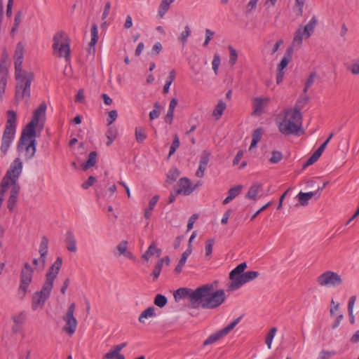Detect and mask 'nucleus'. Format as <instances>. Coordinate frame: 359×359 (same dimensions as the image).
I'll return each mask as SVG.
<instances>
[{"instance_id": "c756f323", "label": "nucleus", "mask_w": 359, "mask_h": 359, "mask_svg": "<svg viewBox=\"0 0 359 359\" xmlns=\"http://www.w3.org/2000/svg\"><path fill=\"white\" fill-rule=\"evenodd\" d=\"M262 187L261 184L254 183L249 189L245 197L249 199H252L255 201L257 199V196L259 191V189Z\"/></svg>"}, {"instance_id": "39448f33", "label": "nucleus", "mask_w": 359, "mask_h": 359, "mask_svg": "<svg viewBox=\"0 0 359 359\" xmlns=\"http://www.w3.org/2000/svg\"><path fill=\"white\" fill-rule=\"evenodd\" d=\"M34 269L28 262H25L20 271V285L18 287V294L23 298L27 292L29 285L32 281Z\"/></svg>"}, {"instance_id": "6e6d98bb", "label": "nucleus", "mask_w": 359, "mask_h": 359, "mask_svg": "<svg viewBox=\"0 0 359 359\" xmlns=\"http://www.w3.org/2000/svg\"><path fill=\"white\" fill-rule=\"evenodd\" d=\"M220 62H221V60H220L219 55L218 53H215L214 55L213 60L212 62V69L215 72V74H217V70H218V67L220 65Z\"/></svg>"}, {"instance_id": "de8ad7c7", "label": "nucleus", "mask_w": 359, "mask_h": 359, "mask_svg": "<svg viewBox=\"0 0 359 359\" xmlns=\"http://www.w3.org/2000/svg\"><path fill=\"white\" fill-rule=\"evenodd\" d=\"M352 74H359V57L353 60L351 65L348 69Z\"/></svg>"}, {"instance_id": "423d86ee", "label": "nucleus", "mask_w": 359, "mask_h": 359, "mask_svg": "<svg viewBox=\"0 0 359 359\" xmlns=\"http://www.w3.org/2000/svg\"><path fill=\"white\" fill-rule=\"evenodd\" d=\"M53 287L43 283L41 290L34 292L32 297V309L36 311L38 308H42L48 299Z\"/></svg>"}, {"instance_id": "13d9d810", "label": "nucleus", "mask_w": 359, "mask_h": 359, "mask_svg": "<svg viewBox=\"0 0 359 359\" xmlns=\"http://www.w3.org/2000/svg\"><path fill=\"white\" fill-rule=\"evenodd\" d=\"M191 252H192L191 245H189L188 248L182 253L179 262L185 264L188 256L191 253Z\"/></svg>"}, {"instance_id": "5fc2aeb1", "label": "nucleus", "mask_w": 359, "mask_h": 359, "mask_svg": "<svg viewBox=\"0 0 359 359\" xmlns=\"http://www.w3.org/2000/svg\"><path fill=\"white\" fill-rule=\"evenodd\" d=\"M242 188V185H236L229 190L228 195L231 196L233 199L241 193Z\"/></svg>"}, {"instance_id": "f03ea898", "label": "nucleus", "mask_w": 359, "mask_h": 359, "mask_svg": "<svg viewBox=\"0 0 359 359\" xmlns=\"http://www.w3.org/2000/svg\"><path fill=\"white\" fill-rule=\"evenodd\" d=\"M15 77L17 81L15 86V100L17 102H20L25 97H30V86L34 80V74L26 71L20 72L17 74L15 72Z\"/></svg>"}, {"instance_id": "a19ab883", "label": "nucleus", "mask_w": 359, "mask_h": 359, "mask_svg": "<svg viewBox=\"0 0 359 359\" xmlns=\"http://www.w3.org/2000/svg\"><path fill=\"white\" fill-rule=\"evenodd\" d=\"M135 138L137 142L142 143L147 138L145 130L142 127L135 128Z\"/></svg>"}, {"instance_id": "412c9836", "label": "nucleus", "mask_w": 359, "mask_h": 359, "mask_svg": "<svg viewBox=\"0 0 359 359\" xmlns=\"http://www.w3.org/2000/svg\"><path fill=\"white\" fill-rule=\"evenodd\" d=\"M284 118L297 123L299 125L302 123V114L300 111L296 109L294 107L288 109L285 111Z\"/></svg>"}, {"instance_id": "680f3d73", "label": "nucleus", "mask_w": 359, "mask_h": 359, "mask_svg": "<svg viewBox=\"0 0 359 359\" xmlns=\"http://www.w3.org/2000/svg\"><path fill=\"white\" fill-rule=\"evenodd\" d=\"M170 2L168 0H163L160 4V8L163 10V12L162 13L161 11H159V15L162 17L165 12H166L170 6Z\"/></svg>"}, {"instance_id": "4be33fe9", "label": "nucleus", "mask_w": 359, "mask_h": 359, "mask_svg": "<svg viewBox=\"0 0 359 359\" xmlns=\"http://www.w3.org/2000/svg\"><path fill=\"white\" fill-rule=\"evenodd\" d=\"M65 243L67 250L75 252L77 250L76 239L72 231H68L65 235Z\"/></svg>"}, {"instance_id": "ea45409f", "label": "nucleus", "mask_w": 359, "mask_h": 359, "mask_svg": "<svg viewBox=\"0 0 359 359\" xmlns=\"http://www.w3.org/2000/svg\"><path fill=\"white\" fill-rule=\"evenodd\" d=\"M36 137L29 138L27 142V148L32 149V152L29 154L28 159H32L34 157L36 149Z\"/></svg>"}, {"instance_id": "c03bdc74", "label": "nucleus", "mask_w": 359, "mask_h": 359, "mask_svg": "<svg viewBox=\"0 0 359 359\" xmlns=\"http://www.w3.org/2000/svg\"><path fill=\"white\" fill-rule=\"evenodd\" d=\"M8 75L0 74V98L2 99L3 95L5 93V89L7 83Z\"/></svg>"}, {"instance_id": "a18cd8bd", "label": "nucleus", "mask_w": 359, "mask_h": 359, "mask_svg": "<svg viewBox=\"0 0 359 359\" xmlns=\"http://www.w3.org/2000/svg\"><path fill=\"white\" fill-rule=\"evenodd\" d=\"M228 49L229 50V63L231 65H234L238 59V53L236 49H234L231 46H228Z\"/></svg>"}, {"instance_id": "1a4fd4ad", "label": "nucleus", "mask_w": 359, "mask_h": 359, "mask_svg": "<svg viewBox=\"0 0 359 359\" xmlns=\"http://www.w3.org/2000/svg\"><path fill=\"white\" fill-rule=\"evenodd\" d=\"M242 316H240L235 319L232 323L228 325L226 327L223 329L219 330L218 332L210 335L207 339L203 341V345L204 346L212 344L217 341L219 340L221 338L227 335L241 321Z\"/></svg>"}, {"instance_id": "e433bc0d", "label": "nucleus", "mask_w": 359, "mask_h": 359, "mask_svg": "<svg viewBox=\"0 0 359 359\" xmlns=\"http://www.w3.org/2000/svg\"><path fill=\"white\" fill-rule=\"evenodd\" d=\"M91 40L89 43L90 47H94L97 43L98 40V32H97V26L95 23L93 24L91 27Z\"/></svg>"}, {"instance_id": "4468645a", "label": "nucleus", "mask_w": 359, "mask_h": 359, "mask_svg": "<svg viewBox=\"0 0 359 359\" xmlns=\"http://www.w3.org/2000/svg\"><path fill=\"white\" fill-rule=\"evenodd\" d=\"M299 124L290 121L287 119L284 118L283 121L279 124V130L284 135L295 134L299 135V131L301 130Z\"/></svg>"}, {"instance_id": "6e6552de", "label": "nucleus", "mask_w": 359, "mask_h": 359, "mask_svg": "<svg viewBox=\"0 0 359 359\" xmlns=\"http://www.w3.org/2000/svg\"><path fill=\"white\" fill-rule=\"evenodd\" d=\"M318 282L322 286L337 287L342 284V279L338 273L327 271L318 277Z\"/></svg>"}, {"instance_id": "3c124183", "label": "nucleus", "mask_w": 359, "mask_h": 359, "mask_svg": "<svg viewBox=\"0 0 359 359\" xmlns=\"http://www.w3.org/2000/svg\"><path fill=\"white\" fill-rule=\"evenodd\" d=\"M17 181L18 180H15V179H13V180H12L11 182L12 188L11 190V194H10L11 196H16V197L18 196V194L20 191V186L19 184H18Z\"/></svg>"}, {"instance_id": "338daca9", "label": "nucleus", "mask_w": 359, "mask_h": 359, "mask_svg": "<svg viewBox=\"0 0 359 359\" xmlns=\"http://www.w3.org/2000/svg\"><path fill=\"white\" fill-rule=\"evenodd\" d=\"M198 215L197 214H194L189 217L188 224H187V231H189L193 228L194 224L196 222V220L198 219Z\"/></svg>"}, {"instance_id": "9b49d317", "label": "nucleus", "mask_w": 359, "mask_h": 359, "mask_svg": "<svg viewBox=\"0 0 359 359\" xmlns=\"http://www.w3.org/2000/svg\"><path fill=\"white\" fill-rule=\"evenodd\" d=\"M39 126L38 123L30 121L23 128L20 140L18 144V149L20 150L23 149V145L26 144V142H28L29 138H33L36 137V128Z\"/></svg>"}, {"instance_id": "0e129e2a", "label": "nucleus", "mask_w": 359, "mask_h": 359, "mask_svg": "<svg viewBox=\"0 0 359 359\" xmlns=\"http://www.w3.org/2000/svg\"><path fill=\"white\" fill-rule=\"evenodd\" d=\"M25 314L24 313H20L18 316H15L13 317V320L15 324H22L25 322Z\"/></svg>"}, {"instance_id": "5701e85b", "label": "nucleus", "mask_w": 359, "mask_h": 359, "mask_svg": "<svg viewBox=\"0 0 359 359\" xmlns=\"http://www.w3.org/2000/svg\"><path fill=\"white\" fill-rule=\"evenodd\" d=\"M154 255H156L157 257H159L161 255V250L156 247L155 242H152L148 249L142 255V258L148 261L149 258Z\"/></svg>"}, {"instance_id": "72a5a7b5", "label": "nucleus", "mask_w": 359, "mask_h": 359, "mask_svg": "<svg viewBox=\"0 0 359 359\" xmlns=\"http://www.w3.org/2000/svg\"><path fill=\"white\" fill-rule=\"evenodd\" d=\"M117 136V129L115 126H111L109 128L106 133V137L108 139L107 145L109 146L112 144Z\"/></svg>"}, {"instance_id": "473e14b6", "label": "nucleus", "mask_w": 359, "mask_h": 359, "mask_svg": "<svg viewBox=\"0 0 359 359\" xmlns=\"http://www.w3.org/2000/svg\"><path fill=\"white\" fill-rule=\"evenodd\" d=\"M263 130L261 128H259L254 130L252 133V140L250 144V149L255 147L257 143L260 141Z\"/></svg>"}, {"instance_id": "6ab92c4d", "label": "nucleus", "mask_w": 359, "mask_h": 359, "mask_svg": "<svg viewBox=\"0 0 359 359\" xmlns=\"http://www.w3.org/2000/svg\"><path fill=\"white\" fill-rule=\"evenodd\" d=\"M177 184L180 188L176 190L178 193L184 196L189 195L195 189V187H191V182L187 177L181 178Z\"/></svg>"}, {"instance_id": "4c0bfd02", "label": "nucleus", "mask_w": 359, "mask_h": 359, "mask_svg": "<svg viewBox=\"0 0 359 359\" xmlns=\"http://www.w3.org/2000/svg\"><path fill=\"white\" fill-rule=\"evenodd\" d=\"M226 107V105L223 101H219L213 111V115L216 116L217 119H218L222 115L223 111Z\"/></svg>"}, {"instance_id": "f3484780", "label": "nucleus", "mask_w": 359, "mask_h": 359, "mask_svg": "<svg viewBox=\"0 0 359 359\" xmlns=\"http://www.w3.org/2000/svg\"><path fill=\"white\" fill-rule=\"evenodd\" d=\"M247 268V264L245 262H243L239 264L236 268H234L229 273V279L231 280V283H229L227 291L232 292L234 291L235 289H232L231 286L233 285L235 281L236 282L237 279H239V276H242L243 271Z\"/></svg>"}, {"instance_id": "0eeeda50", "label": "nucleus", "mask_w": 359, "mask_h": 359, "mask_svg": "<svg viewBox=\"0 0 359 359\" xmlns=\"http://www.w3.org/2000/svg\"><path fill=\"white\" fill-rule=\"evenodd\" d=\"M314 29V17H313L309 22L304 27H300L294 33V36L292 41V46L300 47L303 39H307L311 35Z\"/></svg>"}, {"instance_id": "603ef678", "label": "nucleus", "mask_w": 359, "mask_h": 359, "mask_svg": "<svg viewBox=\"0 0 359 359\" xmlns=\"http://www.w3.org/2000/svg\"><path fill=\"white\" fill-rule=\"evenodd\" d=\"M191 34V30L189 29V27L187 25L184 27V31H183L179 37V40L184 45L187 41L188 36Z\"/></svg>"}, {"instance_id": "7ed1b4c3", "label": "nucleus", "mask_w": 359, "mask_h": 359, "mask_svg": "<svg viewBox=\"0 0 359 359\" xmlns=\"http://www.w3.org/2000/svg\"><path fill=\"white\" fill-rule=\"evenodd\" d=\"M16 113L13 110L7 111V121L6 127L3 133L2 142L1 145V152L4 156L6 154L9 147L14 139L16 131Z\"/></svg>"}, {"instance_id": "bb28decb", "label": "nucleus", "mask_w": 359, "mask_h": 359, "mask_svg": "<svg viewBox=\"0 0 359 359\" xmlns=\"http://www.w3.org/2000/svg\"><path fill=\"white\" fill-rule=\"evenodd\" d=\"M97 156L96 151H93L90 152L87 161L81 165L83 170H87L96 164Z\"/></svg>"}, {"instance_id": "4d7b16f0", "label": "nucleus", "mask_w": 359, "mask_h": 359, "mask_svg": "<svg viewBox=\"0 0 359 359\" xmlns=\"http://www.w3.org/2000/svg\"><path fill=\"white\" fill-rule=\"evenodd\" d=\"M17 201H18V197L10 195V196L8 199V201H7V206L10 211L13 210Z\"/></svg>"}, {"instance_id": "864d4df0", "label": "nucleus", "mask_w": 359, "mask_h": 359, "mask_svg": "<svg viewBox=\"0 0 359 359\" xmlns=\"http://www.w3.org/2000/svg\"><path fill=\"white\" fill-rule=\"evenodd\" d=\"M283 158V155L281 152L278 151H273L271 153V157L269 159V161L271 163H278Z\"/></svg>"}, {"instance_id": "f704fd0d", "label": "nucleus", "mask_w": 359, "mask_h": 359, "mask_svg": "<svg viewBox=\"0 0 359 359\" xmlns=\"http://www.w3.org/2000/svg\"><path fill=\"white\" fill-rule=\"evenodd\" d=\"M314 193L312 191L307 192V193H303L299 192V194L297 195V198L299 200V202L300 205H305L308 204V201L312 198L313 196Z\"/></svg>"}, {"instance_id": "37998d69", "label": "nucleus", "mask_w": 359, "mask_h": 359, "mask_svg": "<svg viewBox=\"0 0 359 359\" xmlns=\"http://www.w3.org/2000/svg\"><path fill=\"white\" fill-rule=\"evenodd\" d=\"M162 267V261H158L151 274L153 276L154 280H157L159 277Z\"/></svg>"}, {"instance_id": "aec40b11", "label": "nucleus", "mask_w": 359, "mask_h": 359, "mask_svg": "<svg viewBox=\"0 0 359 359\" xmlns=\"http://www.w3.org/2000/svg\"><path fill=\"white\" fill-rule=\"evenodd\" d=\"M48 239L46 236L41 238V243L39 245V252L40 254V262L41 263L42 268H44L46 261V255L48 253Z\"/></svg>"}, {"instance_id": "c9c22d12", "label": "nucleus", "mask_w": 359, "mask_h": 359, "mask_svg": "<svg viewBox=\"0 0 359 359\" xmlns=\"http://www.w3.org/2000/svg\"><path fill=\"white\" fill-rule=\"evenodd\" d=\"M332 136H333V133H331L329 137L325 141H324L320 144V146L316 150V152H315L316 161L320 157V156L325 151L327 144L329 143V142L331 140V138L332 137Z\"/></svg>"}, {"instance_id": "7c9ffc66", "label": "nucleus", "mask_w": 359, "mask_h": 359, "mask_svg": "<svg viewBox=\"0 0 359 359\" xmlns=\"http://www.w3.org/2000/svg\"><path fill=\"white\" fill-rule=\"evenodd\" d=\"M158 199H159V196L158 195H155L149 201V207L145 210L144 213V216L146 219H149L151 217V212L154 210Z\"/></svg>"}, {"instance_id": "bf43d9fd", "label": "nucleus", "mask_w": 359, "mask_h": 359, "mask_svg": "<svg viewBox=\"0 0 359 359\" xmlns=\"http://www.w3.org/2000/svg\"><path fill=\"white\" fill-rule=\"evenodd\" d=\"M95 180V177L90 176L88 180L81 184V187L84 189H87L94 184Z\"/></svg>"}, {"instance_id": "79ce46f5", "label": "nucleus", "mask_w": 359, "mask_h": 359, "mask_svg": "<svg viewBox=\"0 0 359 359\" xmlns=\"http://www.w3.org/2000/svg\"><path fill=\"white\" fill-rule=\"evenodd\" d=\"M154 303L157 306L162 308L167 304L168 299L165 296H164L161 294H158L156 295V297L154 298Z\"/></svg>"}, {"instance_id": "a211bd4d", "label": "nucleus", "mask_w": 359, "mask_h": 359, "mask_svg": "<svg viewBox=\"0 0 359 359\" xmlns=\"http://www.w3.org/2000/svg\"><path fill=\"white\" fill-rule=\"evenodd\" d=\"M23 55H24V46L22 42L18 43L14 55V65H15V72H17L18 74L20 72H22V65L23 61Z\"/></svg>"}, {"instance_id": "69168bd1", "label": "nucleus", "mask_w": 359, "mask_h": 359, "mask_svg": "<svg viewBox=\"0 0 359 359\" xmlns=\"http://www.w3.org/2000/svg\"><path fill=\"white\" fill-rule=\"evenodd\" d=\"M118 114L116 110H111L109 112V118H107L108 125H111L117 118Z\"/></svg>"}, {"instance_id": "20e7f679", "label": "nucleus", "mask_w": 359, "mask_h": 359, "mask_svg": "<svg viewBox=\"0 0 359 359\" xmlns=\"http://www.w3.org/2000/svg\"><path fill=\"white\" fill-rule=\"evenodd\" d=\"M65 36L64 32H58L53 36V48L54 51H57L58 57H64L66 61L69 60L70 48L69 43V39L65 38V42H63V39Z\"/></svg>"}, {"instance_id": "052dcab7", "label": "nucleus", "mask_w": 359, "mask_h": 359, "mask_svg": "<svg viewBox=\"0 0 359 359\" xmlns=\"http://www.w3.org/2000/svg\"><path fill=\"white\" fill-rule=\"evenodd\" d=\"M215 32L211 31L209 29H205V39L203 43V46H207L210 42V41L212 39V36H214Z\"/></svg>"}, {"instance_id": "58836bf2", "label": "nucleus", "mask_w": 359, "mask_h": 359, "mask_svg": "<svg viewBox=\"0 0 359 359\" xmlns=\"http://www.w3.org/2000/svg\"><path fill=\"white\" fill-rule=\"evenodd\" d=\"M8 55L6 53H4L1 55L0 61V74L2 73L4 75H8Z\"/></svg>"}, {"instance_id": "09e8293b", "label": "nucleus", "mask_w": 359, "mask_h": 359, "mask_svg": "<svg viewBox=\"0 0 359 359\" xmlns=\"http://www.w3.org/2000/svg\"><path fill=\"white\" fill-rule=\"evenodd\" d=\"M180 146V139L177 135H174L173 141L170 147L168 156H172Z\"/></svg>"}, {"instance_id": "8fccbe9b", "label": "nucleus", "mask_w": 359, "mask_h": 359, "mask_svg": "<svg viewBox=\"0 0 359 359\" xmlns=\"http://www.w3.org/2000/svg\"><path fill=\"white\" fill-rule=\"evenodd\" d=\"M276 331H277L276 327H272L266 337L265 342L268 346V348H271V342L275 336Z\"/></svg>"}, {"instance_id": "dca6fc26", "label": "nucleus", "mask_w": 359, "mask_h": 359, "mask_svg": "<svg viewBox=\"0 0 359 359\" xmlns=\"http://www.w3.org/2000/svg\"><path fill=\"white\" fill-rule=\"evenodd\" d=\"M258 271H250L243 273L242 276H239V279L236 280V282L233 283L231 286L232 289H235V290L239 287H241L243 284L253 280L259 276Z\"/></svg>"}, {"instance_id": "49530a36", "label": "nucleus", "mask_w": 359, "mask_h": 359, "mask_svg": "<svg viewBox=\"0 0 359 359\" xmlns=\"http://www.w3.org/2000/svg\"><path fill=\"white\" fill-rule=\"evenodd\" d=\"M215 244V239L210 238L208 239L205 243V257H210L212 252V248Z\"/></svg>"}, {"instance_id": "a878e982", "label": "nucleus", "mask_w": 359, "mask_h": 359, "mask_svg": "<svg viewBox=\"0 0 359 359\" xmlns=\"http://www.w3.org/2000/svg\"><path fill=\"white\" fill-rule=\"evenodd\" d=\"M269 102L268 98L255 97L253 101L254 111L253 114L262 112Z\"/></svg>"}, {"instance_id": "ddd939ff", "label": "nucleus", "mask_w": 359, "mask_h": 359, "mask_svg": "<svg viewBox=\"0 0 359 359\" xmlns=\"http://www.w3.org/2000/svg\"><path fill=\"white\" fill-rule=\"evenodd\" d=\"M62 265V259L61 257H57L55 262L49 267L46 273L45 284L53 287L54 280L56 278Z\"/></svg>"}, {"instance_id": "774afa93", "label": "nucleus", "mask_w": 359, "mask_h": 359, "mask_svg": "<svg viewBox=\"0 0 359 359\" xmlns=\"http://www.w3.org/2000/svg\"><path fill=\"white\" fill-rule=\"evenodd\" d=\"M173 116H174V111L168 109L167 111V114L164 118L165 121L166 123H169L170 125L172 124V120H173Z\"/></svg>"}, {"instance_id": "c85d7f7f", "label": "nucleus", "mask_w": 359, "mask_h": 359, "mask_svg": "<svg viewBox=\"0 0 359 359\" xmlns=\"http://www.w3.org/2000/svg\"><path fill=\"white\" fill-rule=\"evenodd\" d=\"M156 316L155 308L154 306H149L147 309L144 310L140 315L138 320L140 323L144 324L145 323L144 319L148 318H153Z\"/></svg>"}, {"instance_id": "393cba45", "label": "nucleus", "mask_w": 359, "mask_h": 359, "mask_svg": "<svg viewBox=\"0 0 359 359\" xmlns=\"http://www.w3.org/2000/svg\"><path fill=\"white\" fill-rule=\"evenodd\" d=\"M293 52V47H288L287 48L284 57L282 58L280 62L278 65V69L284 70V69L287 66L288 63L291 61Z\"/></svg>"}, {"instance_id": "2f4dec72", "label": "nucleus", "mask_w": 359, "mask_h": 359, "mask_svg": "<svg viewBox=\"0 0 359 359\" xmlns=\"http://www.w3.org/2000/svg\"><path fill=\"white\" fill-rule=\"evenodd\" d=\"M356 301V296H352L349 298L348 304V311L349 316L350 323L353 324L355 323V316L353 315V307Z\"/></svg>"}, {"instance_id": "9d476101", "label": "nucleus", "mask_w": 359, "mask_h": 359, "mask_svg": "<svg viewBox=\"0 0 359 359\" xmlns=\"http://www.w3.org/2000/svg\"><path fill=\"white\" fill-rule=\"evenodd\" d=\"M75 310V304L72 303L69 305L67 313L63 316V320L65 322V325L63 327V331L72 335L77 327V320L74 316Z\"/></svg>"}, {"instance_id": "cd10ccee", "label": "nucleus", "mask_w": 359, "mask_h": 359, "mask_svg": "<svg viewBox=\"0 0 359 359\" xmlns=\"http://www.w3.org/2000/svg\"><path fill=\"white\" fill-rule=\"evenodd\" d=\"M180 176V171L176 167L171 168L166 175L165 183L168 184H172L177 180Z\"/></svg>"}, {"instance_id": "e2e57ef3", "label": "nucleus", "mask_w": 359, "mask_h": 359, "mask_svg": "<svg viewBox=\"0 0 359 359\" xmlns=\"http://www.w3.org/2000/svg\"><path fill=\"white\" fill-rule=\"evenodd\" d=\"M128 247V241H121L116 247L118 250L120 255H123L127 250Z\"/></svg>"}, {"instance_id": "b1692460", "label": "nucleus", "mask_w": 359, "mask_h": 359, "mask_svg": "<svg viewBox=\"0 0 359 359\" xmlns=\"http://www.w3.org/2000/svg\"><path fill=\"white\" fill-rule=\"evenodd\" d=\"M46 108V104L44 102H41L37 109L34 110L31 121L39 125L40 117L45 116Z\"/></svg>"}, {"instance_id": "f257e3e1", "label": "nucleus", "mask_w": 359, "mask_h": 359, "mask_svg": "<svg viewBox=\"0 0 359 359\" xmlns=\"http://www.w3.org/2000/svg\"><path fill=\"white\" fill-rule=\"evenodd\" d=\"M217 281L204 284L195 290L180 287L177 289L174 297L177 299L187 298L190 306L193 309L201 307L203 309H215L221 306L226 300V296L224 290H215Z\"/></svg>"}, {"instance_id": "f8f14e48", "label": "nucleus", "mask_w": 359, "mask_h": 359, "mask_svg": "<svg viewBox=\"0 0 359 359\" xmlns=\"http://www.w3.org/2000/svg\"><path fill=\"white\" fill-rule=\"evenodd\" d=\"M314 82V72H311L306 82L305 83L303 93L299 96L298 100L296 102L295 106L294 107L296 109L301 111L304 107L308 104L310 97L307 95L306 93L308 91L309 88L313 84Z\"/></svg>"}, {"instance_id": "2eb2a0df", "label": "nucleus", "mask_w": 359, "mask_h": 359, "mask_svg": "<svg viewBox=\"0 0 359 359\" xmlns=\"http://www.w3.org/2000/svg\"><path fill=\"white\" fill-rule=\"evenodd\" d=\"M22 169V163L19 158L14 160L13 163L11 165L9 169L7 170L6 175L10 178L11 182L15 179L18 180L19 178Z\"/></svg>"}]
</instances>
